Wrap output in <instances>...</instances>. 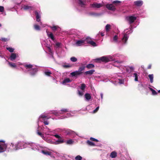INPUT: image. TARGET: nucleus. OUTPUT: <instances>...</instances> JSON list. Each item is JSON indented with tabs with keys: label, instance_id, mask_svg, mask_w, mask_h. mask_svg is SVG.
Listing matches in <instances>:
<instances>
[{
	"label": "nucleus",
	"instance_id": "obj_1",
	"mask_svg": "<svg viewBox=\"0 0 160 160\" xmlns=\"http://www.w3.org/2000/svg\"><path fill=\"white\" fill-rule=\"evenodd\" d=\"M117 56H118L117 54H114L112 56H103L100 58L96 59V60L98 62L101 61L105 62L110 61H115L116 59H117L116 58Z\"/></svg>",
	"mask_w": 160,
	"mask_h": 160
},
{
	"label": "nucleus",
	"instance_id": "obj_2",
	"mask_svg": "<svg viewBox=\"0 0 160 160\" xmlns=\"http://www.w3.org/2000/svg\"><path fill=\"white\" fill-rule=\"evenodd\" d=\"M132 28L131 25L130 26V29H127L124 31L123 36L122 38V42L123 44H126L129 38V34L132 32Z\"/></svg>",
	"mask_w": 160,
	"mask_h": 160
},
{
	"label": "nucleus",
	"instance_id": "obj_3",
	"mask_svg": "<svg viewBox=\"0 0 160 160\" xmlns=\"http://www.w3.org/2000/svg\"><path fill=\"white\" fill-rule=\"evenodd\" d=\"M85 66H84L79 67L78 70L74 71L70 73V75L72 77H77L78 76L82 74L83 73V71L85 68Z\"/></svg>",
	"mask_w": 160,
	"mask_h": 160
},
{
	"label": "nucleus",
	"instance_id": "obj_4",
	"mask_svg": "<svg viewBox=\"0 0 160 160\" xmlns=\"http://www.w3.org/2000/svg\"><path fill=\"white\" fill-rule=\"evenodd\" d=\"M17 65H22L26 69V70L24 71L25 72H28L29 71H31V70L34 67V66L28 63H23L22 64L20 62H18L17 63Z\"/></svg>",
	"mask_w": 160,
	"mask_h": 160
},
{
	"label": "nucleus",
	"instance_id": "obj_5",
	"mask_svg": "<svg viewBox=\"0 0 160 160\" xmlns=\"http://www.w3.org/2000/svg\"><path fill=\"white\" fill-rule=\"evenodd\" d=\"M0 153L5 151L7 149V145L5 143L4 140H0Z\"/></svg>",
	"mask_w": 160,
	"mask_h": 160
},
{
	"label": "nucleus",
	"instance_id": "obj_6",
	"mask_svg": "<svg viewBox=\"0 0 160 160\" xmlns=\"http://www.w3.org/2000/svg\"><path fill=\"white\" fill-rule=\"evenodd\" d=\"M126 20L130 24L132 23L136 19V17L134 16H129L126 18Z\"/></svg>",
	"mask_w": 160,
	"mask_h": 160
},
{
	"label": "nucleus",
	"instance_id": "obj_7",
	"mask_svg": "<svg viewBox=\"0 0 160 160\" xmlns=\"http://www.w3.org/2000/svg\"><path fill=\"white\" fill-rule=\"evenodd\" d=\"M124 75L122 73H117L114 74L113 78L115 80H123L122 78Z\"/></svg>",
	"mask_w": 160,
	"mask_h": 160
},
{
	"label": "nucleus",
	"instance_id": "obj_8",
	"mask_svg": "<svg viewBox=\"0 0 160 160\" xmlns=\"http://www.w3.org/2000/svg\"><path fill=\"white\" fill-rule=\"evenodd\" d=\"M76 45L78 46H81L82 45H84L86 44V38L84 40H77L76 42Z\"/></svg>",
	"mask_w": 160,
	"mask_h": 160
},
{
	"label": "nucleus",
	"instance_id": "obj_9",
	"mask_svg": "<svg viewBox=\"0 0 160 160\" xmlns=\"http://www.w3.org/2000/svg\"><path fill=\"white\" fill-rule=\"evenodd\" d=\"M38 69L37 68H33L31 71H29L28 72L29 74L32 76H33L35 75L37 73Z\"/></svg>",
	"mask_w": 160,
	"mask_h": 160
},
{
	"label": "nucleus",
	"instance_id": "obj_10",
	"mask_svg": "<svg viewBox=\"0 0 160 160\" xmlns=\"http://www.w3.org/2000/svg\"><path fill=\"white\" fill-rule=\"evenodd\" d=\"M103 4L102 3H98L96 2L90 4V6L93 8H98L102 7Z\"/></svg>",
	"mask_w": 160,
	"mask_h": 160
},
{
	"label": "nucleus",
	"instance_id": "obj_11",
	"mask_svg": "<svg viewBox=\"0 0 160 160\" xmlns=\"http://www.w3.org/2000/svg\"><path fill=\"white\" fill-rule=\"evenodd\" d=\"M35 13L36 15V21L38 22H39L41 21V12L39 11H35Z\"/></svg>",
	"mask_w": 160,
	"mask_h": 160
},
{
	"label": "nucleus",
	"instance_id": "obj_12",
	"mask_svg": "<svg viewBox=\"0 0 160 160\" xmlns=\"http://www.w3.org/2000/svg\"><path fill=\"white\" fill-rule=\"evenodd\" d=\"M140 74L139 72H135L132 73L131 76L134 78V80H138Z\"/></svg>",
	"mask_w": 160,
	"mask_h": 160
},
{
	"label": "nucleus",
	"instance_id": "obj_13",
	"mask_svg": "<svg viewBox=\"0 0 160 160\" xmlns=\"http://www.w3.org/2000/svg\"><path fill=\"white\" fill-rule=\"evenodd\" d=\"M43 73L45 75L48 77H51L52 75V72L48 70H47L44 71Z\"/></svg>",
	"mask_w": 160,
	"mask_h": 160
},
{
	"label": "nucleus",
	"instance_id": "obj_14",
	"mask_svg": "<svg viewBox=\"0 0 160 160\" xmlns=\"http://www.w3.org/2000/svg\"><path fill=\"white\" fill-rule=\"evenodd\" d=\"M106 7L108 9L114 11L115 10L116 8L112 4H107L106 5Z\"/></svg>",
	"mask_w": 160,
	"mask_h": 160
},
{
	"label": "nucleus",
	"instance_id": "obj_15",
	"mask_svg": "<svg viewBox=\"0 0 160 160\" xmlns=\"http://www.w3.org/2000/svg\"><path fill=\"white\" fill-rule=\"evenodd\" d=\"M89 44L93 46H96L97 45L96 43L94 42L89 40L88 38H86V44Z\"/></svg>",
	"mask_w": 160,
	"mask_h": 160
},
{
	"label": "nucleus",
	"instance_id": "obj_16",
	"mask_svg": "<svg viewBox=\"0 0 160 160\" xmlns=\"http://www.w3.org/2000/svg\"><path fill=\"white\" fill-rule=\"evenodd\" d=\"M18 55H17L16 53H12L10 57V59L12 61L18 57Z\"/></svg>",
	"mask_w": 160,
	"mask_h": 160
},
{
	"label": "nucleus",
	"instance_id": "obj_17",
	"mask_svg": "<svg viewBox=\"0 0 160 160\" xmlns=\"http://www.w3.org/2000/svg\"><path fill=\"white\" fill-rule=\"evenodd\" d=\"M134 69L132 66H127L126 67V71L128 73L131 72Z\"/></svg>",
	"mask_w": 160,
	"mask_h": 160
},
{
	"label": "nucleus",
	"instance_id": "obj_18",
	"mask_svg": "<svg viewBox=\"0 0 160 160\" xmlns=\"http://www.w3.org/2000/svg\"><path fill=\"white\" fill-rule=\"evenodd\" d=\"M14 145L11 143V144L10 145V147L7 148L8 150V151H15L14 150Z\"/></svg>",
	"mask_w": 160,
	"mask_h": 160
},
{
	"label": "nucleus",
	"instance_id": "obj_19",
	"mask_svg": "<svg viewBox=\"0 0 160 160\" xmlns=\"http://www.w3.org/2000/svg\"><path fill=\"white\" fill-rule=\"evenodd\" d=\"M135 5L138 6H140L143 4V2L141 0H138L134 2Z\"/></svg>",
	"mask_w": 160,
	"mask_h": 160
},
{
	"label": "nucleus",
	"instance_id": "obj_20",
	"mask_svg": "<svg viewBox=\"0 0 160 160\" xmlns=\"http://www.w3.org/2000/svg\"><path fill=\"white\" fill-rule=\"evenodd\" d=\"M95 71L94 69H92L91 70L86 71L85 72V74L86 75H92Z\"/></svg>",
	"mask_w": 160,
	"mask_h": 160
},
{
	"label": "nucleus",
	"instance_id": "obj_21",
	"mask_svg": "<svg viewBox=\"0 0 160 160\" xmlns=\"http://www.w3.org/2000/svg\"><path fill=\"white\" fill-rule=\"evenodd\" d=\"M118 37L117 35H115L113 37L112 40H111L112 42H113L117 43H118L119 42L118 40Z\"/></svg>",
	"mask_w": 160,
	"mask_h": 160
},
{
	"label": "nucleus",
	"instance_id": "obj_22",
	"mask_svg": "<svg viewBox=\"0 0 160 160\" xmlns=\"http://www.w3.org/2000/svg\"><path fill=\"white\" fill-rule=\"evenodd\" d=\"M110 156L112 158H114L117 156V153L116 152H112L110 154Z\"/></svg>",
	"mask_w": 160,
	"mask_h": 160
},
{
	"label": "nucleus",
	"instance_id": "obj_23",
	"mask_svg": "<svg viewBox=\"0 0 160 160\" xmlns=\"http://www.w3.org/2000/svg\"><path fill=\"white\" fill-rule=\"evenodd\" d=\"M41 152L43 154L46 155H51L52 153L51 152L46 151L43 150H42Z\"/></svg>",
	"mask_w": 160,
	"mask_h": 160
},
{
	"label": "nucleus",
	"instance_id": "obj_24",
	"mask_svg": "<svg viewBox=\"0 0 160 160\" xmlns=\"http://www.w3.org/2000/svg\"><path fill=\"white\" fill-rule=\"evenodd\" d=\"M32 7L26 5H24L23 7L22 8V9H23L24 10H30L32 9Z\"/></svg>",
	"mask_w": 160,
	"mask_h": 160
},
{
	"label": "nucleus",
	"instance_id": "obj_25",
	"mask_svg": "<svg viewBox=\"0 0 160 160\" xmlns=\"http://www.w3.org/2000/svg\"><path fill=\"white\" fill-rule=\"evenodd\" d=\"M85 97L88 101L91 98V97L90 94L87 93L85 94Z\"/></svg>",
	"mask_w": 160,
	"mask_h": 160
},
{
	"label": "nucleus",
	"instance_id": "obj_26",
	"mask_svg": "<svg viewBox=\"0 0 160 160\" xmlns=\"http://www.w3.org/2000/svg\"><path fill=\"white\" fill-rule=\"evenodd\" d=\"M64 142V140L63 139H59L54 142L53 143L55 144H58L60 143H62Z\"/></svg>",
	"mask_w": 160,
	"mask_h": 160
},
{
	"label": "nucleus",
	"instance_id": "obj_27",
	"mask_svg": "<svg viewBox=\"0 0 160 160\" xmlns=\"http://www.w3.org/2000/svg\"><path fill=\"white\" fill-rule=\"evenodd\" d=\"M94 67V64L92 63H90L87 65L86 67L88 69H90L93 68Z\"/></svg>",
	"mask_w": 160,
	"mask_h": 160
},
{
	"label": "nucleus",
	"instance_id": "obj_28",
	"mask_svg": "<svg viewBox=\"0 0 160 160\" xmlns=\"http://www.w3.org/2000/svg\"><path fill=\"white\" fill-rule=\"evenodd\" d=\"M85 1H82V0H79V4L82 7H83L85 5Z\"/></svg>",
	"mask_w": 160,
	"mask_h": 160
},
{
	"label": "nucleus",
	"instance_id": "obj_29",
	"mask_svg": "<svg viewBox=\"0 0 160 160\" xmlns=\"http://www.w3.org/2000/svg\"><path fill=\"white\" fill-rule=\"evenodd\" d=\"M14 150H16L20 148V145L19 142L17 143L15 145H14Z\"/></svg>",
	"mask_w": 160,
	"mask_h": 160
},
{
	"label": "nucleus",
	"instance_id": "obj_30",
	"mask_svg": "<svg viewBox=\"0 0 160 160\" xmlns=\"http://www.w3.org/2000/svg\"><path fill=\"white\" fill-rule=\"evenodd\" d=\"M47 34L49 38H50L52 40L54 41V38L53 34L52 33H47Z\"/></svg>",
	"mask_w": 160,
	"mask_h": 160
},
{
	"label": "nucleus",
	"instance_id": "obj_31",
	"mask_svg": "<svg viewBox=\"0 0 160 160\" xmlns=\"http://www.w3.org/2000/svg\"><path fill=\"white\" fill-rule=\"evenodd\" d=\"M6 49L10 52H13L14 50V48L11 47H7Z\"/></svg>",
	"mask_w": 160,
	"mask_h": 160
},
{
	"label": "nucleus",
	"instance_id": "obj_32",
	"mask_svg": "<svg viewBox=\"0 0 160 160\" xmlns=\"http://www.w3.org/2000/svg\"><path fill=\"white\" fill-rule=\"evenodd\" d=\"M70 59L71 61L73 62H76L77 61V59L74 57H72Z\"/></svg>",
	"mask_w": 160,
	"mask_h": 160
},
{
	"label": "nucleus",
	"instance_id": "obj_33",
	"mask_svg": "<svg viewBox=\"0 0 160 160\" xmlns=\"http://www.w3.org/2000/svg\"><path fill=\"white\" fill-rule=\"evenodd\" d=\"M86 87L85 84H81V86L80 87V88L82 90V91H84V90Z\"/></svg>",
	"mask_w": 160,
	"mask_h": 160
},
{
	"label": "nucleus",
	"instance_id": "obj_34",
	"mask_svg": "<svg viewBox=\"0 0 160 160\" xmlns=\"http://www.w3.org/2000/svg\"><path fill=\"white\" fill-rule=\"evenodd\" d=\"M84 92V91H80L79 90H78V95L79 96H82L83 95V94H84V93H83Z\"/></svg>",
	"mask_w": 160,
	"mask_h": 160
},
{
	"label": "nucleus",
	"instance_id": "obj_35",
	"mask_svg": "<svg viewBox=\"0 0 160 160\" xmlns=\"http://www.w3.org/2000/svg\"><path fill=\"white\" fill-rule=\"evenodd\" d=\"M8 64L10 65L11 67L16 68V65L14 63H12V62H8Z\"/></svg>",
	"mask_w": 160,
	"mask_h": 160
},
{
	"label": "nucleus",
	"instance_id": "obj_36",
	"mask_svg": "<svg viewBox=\"0 0 160 160\" xmlns=\"http://www.w3.org/2000/svg\"><path fill=\"white\" fill-rule=\"evenodd\" d=\"M34 28L36 30H40V28L38 25H36V24H35L34 25Z\"/></svg>",
	"mask_w": 160,
	"mask_h": 160
},
{
	"label": "nucleus",
	"instance_id": "obj_37",
	"mask_svg": "<svg viewBox=\"0 0 160 160\" xmlns=\"http://www.w3.org/2000/svg\"><path fill=\"white\" fill-rule=\"evenodd\" d=\"M87 142L88 145L90 146H93L95 145V144L93 142L90 141H88Z\"/></svg>",
	"mask_w": 160,
	"mask_h": 160
},
{
	"label": "nucleus",
	"instance_id": "obj_38",
	"mask_svg": "<svg viewBox=\"0 0 160 160\" xmlns=\"http://www.w3.org/2000/svg\"><path fill=\"white\" fill-rule=\"evenodd\" d=\"M111 26L110 24H107L105 27V29L107 31H108L109 30Z\"/></svg>",
	"mask_w": 160,
	"mask_h": 160
},
{
	"label": "nucleus",
	"instance_id": "obj_39",
	"mask_svg": "<svg viewBox=\"0 0 160 160\" xmlns=\"http://www.w3.org/2000/svg\"><path fill=\"white\" fill-rule=\"evenodd\" d=\"M63 67L65 68H68L72 67V66L71 65H69V64H68L67 65H63Z\"/></svg>",
	"mask_w": 160,
	"mask_h": 160
},
{
	"label": "nucleus",
	"instance_id": "obj_40",
	"mask_svg": "<svg viewBox=\"0 0 160 160\" xmlns=\"http://www.w3.org/2000/svg\"><path fill=\"white\" fill-rule=\"evenodd\" d=\"M82 158V157L80 155H78L75 158L76 160H81Z\"/></svg>",
	"mask_w": 160,
	"mask_h": 160
},
{
	"label": "nucleus",
	"instance_id": "obj_41",
	"mask_svg": "<svg viewBox=\"0 0 160 160\" xmlns=\"http://www.w3.org/2000/svg\"><path fill=\"white\" fill-rule=\"evenodd\" d=\"M73 141L72 139H69L68 140L67 142V143L68 144H72Z\"/></svg>",
	"mask_w": 160,
	"mask_h": 160
},
{
	"label": "nucleus",
	"instance_id": "obj_42",
	"mask_svg": "<svg viewBox=\"0 0 160 160\" xmlns=\"http://www.w3.org/2000/svg\"><path fill=\"white\" fill-rule=\"evenodd\" d=\"M58 27V26H53L52 27H50V28L53 31H55V30H56Z\"/></svg>",
	"mask_w": 160,
	"mask_h": 160
},
{
	"label": "nucleus",
	"instance_id": "obj_43",
	"mask_svg": "<svg viewBox=\"0 0 160 160\" xmlns=\"http://www.w3.org/2000/svg\"><path fill=\"white\" fill-rule=\"evenodd\" d=\"M37 134L39 135L41 137H42V138H43L44 137V135H43V134H42L41 132H37Z\"/></svg>",
	"mask_w": 160,
	"mask_h": 160
},
{
	"label": "nucleus",
	"instance_id": "obj_44",
	"mask_svg": "<svg viewBox=\"0 0 160 160\" xmlns=\"http://www.w3.org/2000/svg\"><path fill=\"white\" fill-rule=\"evenodd\" d=\"M40 118H47V119H48L49 118H48L47 116L44 115L43 114H42L40 116Z\"/></svg>",
	"mask_w": 160,
	"mask_h": 160
},
{
	"label": "nucleus",
	"instance_id": "obj_45",
	"mask_svg": "<svg viewBox=\"0 0 160 160\" xmlns=\"http://www.w3.org/2000/svg\"><path fill=\"white\" fill-rule=\"evenodd\" d=\"M148 77L150 80H153V74H149L148 75Z\"/></svg>",
	"mask_w": 160,
	"mask_h": 160
},
{
	"label": "nucleus",
	"instance_id": "obj_46",
	"mask_svg": "<svg viewBox=\"0 0 160 160\" xmlns=\"http://www.w3.org/2000/svg\"><path fill=\"white\" fill-rule=\"evenodd\" d=\"M90 140L92 141H95V142H98V140L95 138H92V137H91L90 138Z\"/></svg>",
	"mask_w": 160,
	"mask_h": 160
},
{
	"label": "nucleus",
	"instance_id": "obj_47",
	"mask_svg": "<svg viewBox=\"0 0 160 160\" xmlns=\"http://www.w3.org/2000/svg\"><path fill=\"white\" fill-rule=\"evenodd\" d=\"M4 8L3 7L0 6V12H3L4 11Z\"/></svg>",
	"mask_w": 160,
	"mask_h": 160
},
{
	"label": "nucleus",
	"instance_id": "obj_48",
	"mask_svg": "<svg viewBox=\"0 0 160 160\" xmlns=\"http://www.w3.org/2000/svg\"><path fill=\"white\" fill-rule=\"evenodd\" d=\"M72 81H63L62 82V83L63 84H65L66 83L69 82H71Z\"/></svg>",
	"mask_w": 160,
	"mask_h": 160
},
{
	"label": "nucleus",
	"instance_id": "obj_49",
	"mask_svg": "<svg viewBox=\"0 0 160 160\" xmlns=\"http://www.w3.org/2000/svg\"><path fill=\"white\" fill-rule=\"evenodd\" d=\"M99 106L97 107L96 108L95 110H93V113H95L96 112L98 111V110H99Z\"/></svg>",
	"mask_w": 160,
	"mask_h": 160
},
{
	"label": "nucleus",
	"instance_id": "obj_50",
	"mask_svg": "<svg viewBox=\"0 0 160 160\" xmlns=\"http://www.w3.org/2000/svg\"><path fill=\"white\" fill-rule=\"evenodd\" d=\"M61 112H68V109H65V108L61 110Z\"/></svg>",
	"mask_w": 160,
	"mask_h": 160
},
{
	"label": "nucleus",
	"instance_id": "obj_51",
	"mask_svg": "<svg viewBox=\"0 0 160 160\" xmlns=\"http://www.w3.org/2000/svg\"><path fill=\"white\" fill-rule=\"evenodd\" d=\"M61 43L59 42H57L56 43V46L57 48H59L60 46Z\"/></svg>",
	"mask_w": 160,
	"mask_h": 160
},
{
	"label": "nucleus",
	"instance_id": "obj_52",
	"mask_svg": "<svg viewBox=\"0 0 160 160\" xmlns=\"http://www.w3.org/2000/svg\"><path fill=\"white\" fill-rule=\"evenodd\" d=\"M90 14L92 16H97L99 15L100 14L95 13H90Z\"/></svg>",
	"mask_w": 160,
	"mask_h": 160
},
{
	"label": "nucleus",
	"instance_id": "obj_53",
	"mask_svg": "<svg viewBox=\"0 0 160 160\" xmlns=\"http://www.w3.org/2000/svg\"><path fill=\"white\" fill-rule=\"evenodd\" d=\"M152 93L153 95H156L157 94V92L154 90L152 91Z\"/></svg>",
	"mask_w": 160,
	"mask_h": 160
},
{
	"label": "nucleus",
	"instance_id": "obj_54",
	"mask_svg": "<svg viewBox=\"0 0 160 160\" xmlns=\"http://www.w3.org/2000/svg\"><path fill=\"white\" fill-rule=\"evenodd\" d=\"M120 2H121L120 1H119L116 0V1H114L113 2V3L114 4H116V3H120Z\"/></svg>",
	"mask_w": 160,
	"mask_h": 160
},
{
	"label": "nucleus",
	"instance_id": "obj_55",
	"mask_svg": "<svg viewBox=\"0 0 160 160\" xmlns=\"http://www.w3.org/2000/svg\"><path fill=\"white\" fill-rule=\"evenodd\" d=\"M114 62H115V63L113 64V65L116 67H118V66L115 65V63L116 62L118 63H121L122 62H121V61L119 62L118 61H115Z\"/></svg>",
	"mask_w": 160,
	"mask_h": 160
},
{
	"label": "nucleus",
	"instance_id": "obj_56",
	"mask_svg": "<svg viewBox=\"0 0 160 160\" xmlns=\"http://www.w3.org/2000/svg\"><path fill=\"white\" fill-rule=\"evenodd\" d=\"M124 81H119L118 82V83L120 84L123 83H124Z\"/></svg>",
	"mask_w": 160,
	"mask_h": 160
},
{
	"label": "nucleus",
	"instance_id": "obj_57",
	"mask_svg": "<svg viewBox=\"0 0 160 160\" xmlns=\"http://www.w3.org/2000/svg\"><path fill=\"white\" fill-rule=\"evenodd\" d=\"M54 136L57 138H58L59 139L60 138V137L58 135V134H55L54 135Z\"/></svg>",
	"mask_w": 160,
	"mask_h": 160
},
{
	"label": "nucleus",
	"instance_id": "obj_58",
	"mask_svg": "<svg viewBox=\"0 0 160 160\" xmlns=\"http://www.w3.org/2000/svg\"><path fill=\"white\" fill-rule=\"evenodd\" d=\"M43 123L45 125H48V123L47 121H44Z\"/></svg>",
	"mask_w": 160,
	"mask_h": 160
},
{
	"label": "nucleus",
	"instance_id": "obj_59",
	"mask_svg": "<svg viewBox=\"0 0 160 160\" xmlns=\"http://www.w3.org/2000/svg\"><path fill=\"white\" fill-rule=\"evenodd\" d=\"M2 40L3 41H6L7 40V38H2Z\"/></svg>",
	"mask_w": 160,
	"mask_h": 160
},
{
	"label": "nucleus",
	"instance_id": "obj_60",
	"mask_svg": "<svg viewBox=\"0 0 160 160\" xmlns=\"http://www.w3.org/2000/svg\"><path fill=\"white\" fill-rule=\"evenodd\" d=\"M48 49L49 50V52L51 53V54L52 55V51L51 50V48L50 47H48Z\"/></svg>",
	"mask_w": 160,
	"mask_h": 160
},
{
	"label": "nucleus",
	"instance_id": "obj_61",
	"mask_svg": "<svg viewBox=\"0 0 160 160\" xmlns=\"http://www.w3.org/2000/svg\"><path fill=\"white\" fill-rule=\"evenodd\" d=\"M99 33H100V34H101V35L102 36H103L104 35V33L102 32H99Z\"/></svg>",
	"mask_w": 160,
	"mask_h": 160
},
{
	"label": "nucleus",
	"instance_id": "obj_62",
	"mask_svg": "<svg viewBox=\"0 0 160 160\" xmlns=\"http://www.w3.org/2000/svg\"><path fill=\"white\" fill-rule=\"evenodd\" d=\"M100 96H101V99H102V98H103V94L102 93H101L100 94Z\"/></svg>",
	"mask_w": 160,
	"mask_h": 160
},
{
	"label": "nucleus",
	"instance_id": "obj_63",
	"mask_svg": "<svg viewBox=\"0 0 160 160\" xmlns=\"http://www.w3.org/2000/svg\"><path fill=\"white\" fill-rule=\"evenodd\" d=\"M151 65H149L148 66V69H150V68H151Z\"/></svg>",
	"mask_w": 160,
	"mask_h": 160
},
{
	"label": "nucleus",
	"instance_id": "obj_64",
	"mask_svg": "<svg viewBox=\"0 0 160 160\" xmlns=\"http://www.w3.org/2000/svg\"><path fill=\"white\" fill-rule=\"evenodd\" d=\"M112 82L114 84H115L116 82V81H114V80H113V81H112Z\"/></svg>",
	"mask_w": 160,
	"mask_h": 160
}]
</instances>
